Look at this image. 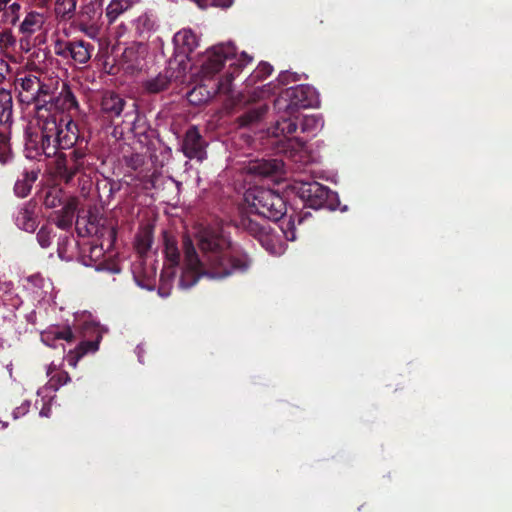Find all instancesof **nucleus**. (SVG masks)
Segmentation results:
<instances>
[{
    "label": "nucleus",
    "instance_id": "obj_50",
    "mask_svg": "<svg viewBox=\"0 0 512 512\" xmlns=\"http://www.w3.org/2000/svg\"><path fill=\"white\" fill-rule=\"evenodd\" d=\"M194 93H195V90L192 91L189 96L192 97L194 95Z\"/></svg>",
    "mask_w": 512,
    "mask_h": 512
},
{
    "label": "nucleus",
    "instance_id": "obj_15",
    "mask_svg": "<svg viewBox=\"0 0 512 512\" xmlns=\"http://www.w3.org/2000/svg\"><path fill=\"white\" fill-rule=\"evenodd\" d=\"M78 146L68 154L59 152L55 161L58 176L66 183H70L78 175L77 162Z\"/></svg>",
    "mask_w": 512,
    "mask_h": 512
},
{
    "label": "nucleus",
    "instance_id": "obj_48",
    "mask_svg": "<svg viewBox=\"0 0 512 512\" xmlns=\"http://www.w3.org/2000/svg\"><path fill=\"white\" fill-rule=\"evenodd\" d=\"M45 204H46V206H48V207H55V206H56L55 198H53L52 200H50L49 195H47V196H46V198H45Z\"/></svg>",
    "mask_w": 512,
    "mask_h": 512
},
{
    "label": "nucleus",
    "instance_id": "obj_7",
    "mask_svg": "<svg viewBox=\"0 0 512 512\" xmlns=\"http://www.w3.org/2000/svg\"><path fill=\"white\" fill-rule=\"evenodd\" d=\"M236 57V47L232 43H220L206 51L205 60L201 65V73L205 78H212L220 72L224 63Z\"/></svg>",
    "mask_w": 512,
    "mask_h": 512
},
{
    "label": "nucleus",
    "instance_id": "obj_37",
    "mask_svg": "<svg viewBox=\"0 0 512 512\" xmlns=\"http://www.w3.org/2000/svg\"><path fill=\"white\" fill-rule=\"evenodd\" d=\"M152 245V235L150 232H144L137 236L135 241V249L140 254V256L146 255V253L151 249Z\"/></svg>",
    "mask_w": 512,
    "mask_h": 512
},
{
    "label": "nucleus",
    "instance_id": "obj_34",
    "mask_svg": "<svg viewBox=\"0 0 512 512\" xmlns=\"http://www.w3.org/2000/svg\"><path fill=\"white\" fill-rule=\"evenodd\" d=\"M135 25L138 34L142 36L154 30L156 21L153 15L144 13L137 18Z\"/></svg>",
    "mask_w": 512,
    "mask_h": 512
},
{
    "label": "nucleus",
    "instance_id": "obj_11",
    "mask_svg": "<svg viewBox=\"0 0 512 512\" xmlns=\"http://www.w3.org/2000/svg\"><path fill=\"white\" fill-rule=\"evenodd\" d=\"M147 54L146 44L133 42L124 49L118 59V64L126 73L134 74L145 67Z\"/></svg>",
    "mask_w": 512,
    "mask_h": 512
},
{
    "label": "nucleus",
    "instance_id": "obj_47",
    "mask_svg": "<svg viewBox=\"0 0 512 512\" xmlns=\"http://www.w3.org/2000/svg\"><path fill=\"white\" fill-rule=\"evenodd\" d=\"M104 232L108 234L109 245H111L116 239V230L113 227L103 228L100 237L104 236Z\"/></svg>",
    "mask_w": 512,
    "mask_h": 512
},
{
    "label": "nucleus",
    "instance_id": "obj_42",
    "mask_svg": "<svg viewBox=\"0 0 512 512\" xmlns=\"http://www.w3.org/2000/svg\"><path fill=\"white\" fill-rule=\"evenodd\" d=\"M103 256H104L103 243H101L100 245H93L90 247L89 258L91 260L97 261L98 259H100Z\"/></svg>",
    "mask_w": 512,
    "mask_h": 512
},
{
    "label": "nucleus",
    "instance_id": "obj_10",
    "mask_svg": "<svg viewBox=\"0 0 512 512\" xmlns=\"http://www.w3.org/2000/svg\"><path fill=\"white\" fill-rule=\"evenodd\" d=\"M61 116L56 118V139L60 150L74 149L77 146H84L85 138L80 135L79 127L72 119L66 120Z\"/></svg>",
    "mask_w": 512,
    "mask_h": 512
},
{
    "label": "nucleus",
    "instance_id": "obj_2",
    "mask_svg": "<svg viewBox=\"0 0 512 512\" xmlns=\"http://www.w3.org/2000/svg\"><path fill=\"white\" fill-rule=\"evenodd\" d=\"M102 334L103 331L99 324L84 321L75 326L74 330L70 326H51L41 333V340L47 346L55 348L57 340L73 343L80 339L75 349L70 350L66 356L68 365L75 368L83 356L87 353H94L99 349Z\"/></svg>",
    "mask_w": 512,
    "mask_h": 512
},
{
    "label": "nucleus",
    "instance_id": "obj_21",
    "mask_svg": "<svg viewBox=\"0 0 512 512\" xmlns=\"http://www.w3.org/2000/svg\"><path fill=\"white\" fill-rule=\"evenodd\" d=\"M35 208L36 205L34 203L28 202L20 208L16 216L17 225L27 232H34L37 228Z\"/></svg>",
    "mask_w": 512,
    "mask_h": 512
},
{
    "label": "nucleus",
    "instance_id": "obj_16",
    "mask_svg": "<svg viewBox=\"0 0 512 512\" xmlns=\"http://www.w3.org/2000/svg\"><path fill=\"white\" fill-rule=\"evenodd\" d=\"M126 106V100L118 93L106 91L101 98L100 109L103 116L113 120L119 117Z\"/></svg>",
    "mask_w": 512,
    "mask_h": 512
},
{
    "label": "nucleus",
    "instance_id": "obj_49",
    "mask_svg": "<svg viewBox=\"0 0 512 512\" xmlns=\"http://www.w3.org/2000/svg\"><path fill=\"white\" fill-rule=\"evenodd\" d=\"M93 229H95L94 233L98 234V232H99L98 229L93 225V223L90 222V227L87 228L88 233H90V234L93 233Z\"/></svg>",
    "mask_w": 512,
    "mask_h": 512
},
{
    "label": "nucleus",
    "instance_id": "obj_45",
    "mask_svg": "<svg viewBox=\"0 0 512 512\" xmlns=\"http://www.w3.org/2000/svg\"><path fill=\"white\" fill-rule=\"evenodd\" d=\"M10 66L9 64L0 58V83H2L6 77V75L9 73Z\"/></svg>",
    "mask_w": 512,
    "mask_h": 512
},
{
    "label": "nucleus",
    "instance_id": "obj_46",
    "mask_svg": "<svg viewBox=\"0 0 512 512\" xmlns=\"http://www.w3.org/2000/svg\"><path fill=\"white\" fill-rule=\"evenodd\" d=\"M12 155L9 146L4 149L0 148V163L6 164L10 161Z\"/></svg>",
    "mask_w": 512,
    "mask_h": 512
},
{
    "label": "nucleus",
    "instance_id": "obj_24",
    "mask_svg": "<svg viewBox=\"0 0 512 512\" xmlns=\"http://www.w3.org/2000/svg\"><path fill=\"white\" fill-rule=\"evenodd\" d=\"M172 75L168 71L160 72L157 76L143 82L144 90L149 94H158L168 89Z\"/></svg>",
    "mask_w": 512,
    "mask_h": 512
},
{
    "label": "nucleus",
    "instance_id": "obj_38",
    "mask_svg": "<svg viewBox=\"0 0 512 512\" xmlns=\"http://www.w3.org/2000/svg\"><path fill=\"white\" fill-rule=\"evenodd\" d=\"M128 8L127 3H122L119 0H113L106 9V16L109 22H113L120 14Z\"/></svg>",
    "mask_w": 512,
    "mask_h": 512
},
{
    "label": "nucleus",
    "instance_id": "obj_5",
    "mask_svg": "<svg viewBox=\"0 0 512 512\" xmlns=\"http://www.w3.org/2000/svg\"><path fill=\"white\" fill-rule=\"evenodd\" d=\"M41 101V106L38 107V118H45L47 115H55L58 118V113H60V118L63 117V113L71 115L79 111V103L66 83L62 84L57 95H52L49 89V96Z\"/></svg>",
    "mask_w": 512,
    "mask_h": 512
},
{
    "label": "nucleus",
    "instance_id": "obj_36",
    "mask_svg": "<svg viewBox=\"0 0 512 512\" xmlns=\"http://www.w3.org/2000/svg\"><path fill=\"white\" fill-rule=\"evenodd\" d=\"M323 127V120L316 115L305 116L301 122V129L303 132L314 133Z\"/></svg>",
    "mask_w": 512,
    "mask_h": 512
},
{
    "label": "nucleus",
    "instance_id": "obj_4",
    "mask_svg": "<svg viewBox=\"0 0 512 512\" xmlns=\"http://www.w3.org/2000/svg\"><path fill=\"white\" fill-rule=\"evenodd\" d=\"M318 103L316 90L309 85L302 84L282 91L275 101V106L278 109L284 108L289 115H293L299 109L316 107Z\"/></svg>",
    "mask_w": 512,
    "mask_h": 512
},
{
    "label": "nucleus",
    "instance_id": "obj_1",
    "mask_svg": "<svg viewBox=\"0 0 512 512\" xmlns=\"http://www.w3.org/2000/svg\"><path fill=\"white\" fill-rule=\"evenodd\" d=\"M197 246L201 257L193 241L188 236L183 237L184 267L179 279L182 288L192 287L202 276L221 280L247 273L252 266L248 252L233 243L221 227L201 229L197 234Z\"/></svg>",
    "mask_w": 512,
    "mask_h": 512
},
{
    "label": "nucleus",
    "instance_id": "obj_13",
    "mask_svg": "<svg viewBox=\"0 0 512 512\" xmlns=\"http://www.w3.org/2000/svg\"><path fill=\"white\" fill-rule=\"evenodd\" d=\"M253 213H242L236 220V227L247 232L254 238L258 239L261 243H264L269 238L270 226L266 222L267 219L262 218L258 221L252 216Z\"/></svg>",
    "mask_w": 512,
    "mask_h": 512
},
{
    "label": "nucleus",
    "instance_id": "obj_8",
    "mask_svg": "<svg viewBox=\"0 0 512 512\" xmlns=\"http://www.w3.org/2000/svg\"><path fill=\"white\" fill-rule=\"evenodd\" d=\"M15 84L21 88L19 92L20 101L26 104H35L37 111L38 107L41 106V100L49 96V86L42 83L35 75L24 74L23 76H18Z\"/></svg>",
    "mask_w": 512,
    "mask_h": 512
},
{
    "label": "nucleus",
    "instance_id": "obj_33",
    "mask_svg": "<svg viewBox=\"0 0 512 512\" xmlns=\"http://www.w3.org/2000/svg\"><path fill=\"white\" fill-rule=\"evenodd\" d=\"M310 215L311 214L309 212H305V213H298V214L290 216V218L286 224V228H284L283 226L281 227L287 240H290V241L295 240L296 236H295L294 230H295L296 223L298 225H301L303 223V221L306 219V217H308Z\"/></svg>",
    "mask_w": 512,
    "mask_h": 512
},
{
    "label": "nucleus",
    "instance_id": "obj_17",
    "mask_svg": "<svg viewBox=\"0 0 512 512\" xmlns=\"http://www.w3.org/2000/svg\"><path fill=\"white\" fill-rule=\"evenodd\" d=\"M94 49L90 42L73 40L66 43L64 53L69 54L76 63L86 64L91 59Z\"/></svg>",
    "mask_w": 512,
    "mask_h": 512
},
{
    "label": "nucleus",
    "instance_id": "obj_18",
    "mask_svg": "<svg viewBox=\"0 0 512 512\" xmlns=\"http://www.w3.org/2000/svg\"><path fill=\"white\" fill-rule=\"evenodd\" d=\"M252 58L246 53H242L241 57L230 64L229 70L222 76L217 83V90L221 93H228L231 90V84L236 75L240 73L242 68L250 63Z\"/></svg>",
    "mask_w": 512,
    "mask_h": 512
},
{
    "label": "nucleus",
    "instance_id": "obj_19",
    "mask_svg": "<svg viewBox=\"0 0 512 512\" xmlns=\"http://www.w3.org/2000/svg\"><path fill=\"white\" fill-rule=\"evenodd\" d=\"M77 169L78 175L90 177L97 170V158L88 149V141L84 146H78Z\"/></svg>",
    "mask_w": 512,
    "mask_h": 512
},
{
    "label": "nucleus",
    "instance_id": "obj_39",
    "mask_svg": "<svg viewBox=\"0 0 512 512\" xmlns=\"http://www.w3.org/2000/svg\"><path fill=\"white\" fill-rule=\"evenodd\" d=\"M71 380L68 372L59 371L49 379L48 385L54 391H57L61 386L67 384Z\"/></svg>",
    "mask_w": 512,
    "mask_h": 512
},
{
    "label": "nucleus",
    "instance_id": "obj_35",
    "mask_svg": "<svg viewBox=\"0 0 512 512\" xmlns=\"http://www.w3.org/2000/svg\"><path fill=\"white\" fill-rule=\"evenodd\" d=\"M273 67L267 62H261L257 68L251 73L247 79L248 84H255L258 81H263L271 75Z\"/></svg>",
    "mask_w": 512,
    "mask_h": 512
},
{
    "label": "nucleus",
    "instance_id": "obj_6",
    "mask_svg": "<svg viewBox=\"0 0 512 512\" xmlns=\"http://www.w3.org/2000/svg\"><path fill=\"white\" fill-rule=\"evenodd\" d=\"M296 191L305 205L310 208L316 210L320 208H335L336 193L319 182H300L296 187Z\"/></svg>",
    "mask_w": 512,
    "mask_h": 512
},
{
    "label": "nucleus",
    "instance_id": "obj_43",
    "mask_svg": "<svg viewBox=\"0 0 512 512\" xmlns=\"http://www.w3.org/2000/svg\"><path fill=\"white\" fill-rule=\"evenodd\" d=\"M9 125H1L0 124V148L4 149L9 146V137L7 136V132L9 129Z\"/></svg>",
    "mask_w": 512,
    "mask_h": 512
},
{
    "label": "nucleus",
    "instance_id": "obj_44",
    "mask_svg": "<svg viewBox=\"0 0 512 512\" xmlns=\"http://www.w3.org/2000/svg\"><path fill=\"white\" fill-rule=\"evenodd\" d=\"M298 79L296 78V74L295 73H291V72H288V71H285V72H282L279 76H278V81L283 84V85H286L288 84L290 81H297Z\"/></svg>",
    "mask_w": 512,
    "mask_h": 512
},
{
    "label": "nucleus",
    "instance_id": "obj_29",
    "mask_svg": "<svg viewBox=\"0 0 512 512\" xmlns=\"http://www.w3.org/2000/svg\"><path fill=\"white\" fill-rule=\"evenodd\" d=\"M76 205L74 203L65 204L61 210L56 213L55 224L58 228L68 230L72 227Z\"/></svg>",
    "mask_w": 512,
    "mask_h": 512
},
{
    "label": "nucleus",
    "instance_id": "obj_30",
    "mask_svg": "<svg viewBox=\"0 0 512 512\" xmlns=\"http://www.w3.org/2000/svg\"><path fill=\"white\" fill-rule=\"evenodd\" d=\"M77 0H56L55 14L60 21H67L75 16Z\"/></svg>",
    "mask_w": 512,
    "mask_h": 512
},
{
    "label": "nucleus",
    "instance_id": "obj_23",
    "mask_svg": "<svg viewBox=\"0 0 512 512\" xmlns=\"http://www.w3.org/2000/svg\"><path fill=\"white\" fill-rule=\"evenodd\" d=\"M268 107L266 104H260L255 107L249 108L237 118L239 127H250L260 122L267 113Z\"/></svg>",
    "mask_w": 512,
    "mask_h": 512
},
{
    "label": "nucleus",
    "instance_id": "obj_28",
    "mask_svg": "<svg viewBox=\"0 0 512 512\" xmlns=\"http://www.w3.org/2000/svg\"><path fill=\"white\" fill-rule=\"evenodd\" d=\"M44 23V17L41 13L29 12L20 24V32L25 35H31L40 30Z\"/></svg>",
    "mask_w": 512,
    "mask_h": 512
},
{
    "label": "nucleus",
    "instance_id": "obj_40",
    "mask_svg": "<svg viewBox=\"0 0 512 512\" xmlns=\"http://www.w3.org/2000/svg\"><path fill=\"white\" fill-rule=\"evenodd\" d=\"M37 241L42 248H47L52 242V229L42 226L37 233Z\"/></svg>",
    "mask_w": 512,
    "mask_h": 512
},
{
    "label": "nucleus",
    "instance_id": "obj_31",
    "mask_svg": "<svg viewBox=\"0 0 512 512\" xmlns=\"http://www.w3.org/2000/svg\"><path fill=\"white\" fill-rule=\"evenodd\" d=\"M164 253L167 261L172 268H175L180 263V252L177 247V241L165 235L164 237Z\"/></svg>",
    "mask_w": 512,
    "mask_h": 512
},
{
    "label": "nucleus",
    "instance_id": "obj_32",
    "mask_svg": "<svg viewBox=\"0 0 512 512\" xmlns=\"http://www.w3.org/2000/svg\"><path fill=\"white\" fill-rule=\"evenodd\" d=\"M40 133H29L26 138L25 151L26 156L30 159H37L44 155L40 150Z\"/></svg>",
    "mask_w": 512,
    "mask_h": 512
},
{
    "label": "nucleus",
    "instance_id": "obj_20",
    "mask_svg": "<svg viewBox=\"0 0 512 512\" xmlns=\"http://www.w3.org/2000/svg\"><path fill=\"white\" fill-rule=\"evenodd\" d=\"M283 161L279 159H261L249 165V171L261 177L277 176L283 170Z\"/></svg>",
    "mask_w": 512,
    "mask_h": 512
},
{
    "label": "nucleus",
    "instance_id": "obj_3",
    "mask_svg": "<svg viewBox=\"0 0 512 512\" xmlns=\"http://www.w3.org/2000/svg\"><path fill=\"white\" fill-rule=\"evenodd\" d=\"M244 198L250 212L257 217L279 221L286 214V202L278 192L272 189L253 187L246 191Z\"/></svg>",
    "mask_w": 512,
    "mask_h": 512
},
{
    "label": "nucleus",
    "instance_id": "obj_9",
    "mask_svg": "<svg viewBox=\"0 0 512 512\" xmlns=\"http://www.w3.org/2000/svg\"><path fill=\"white\" fill-rule=\"evenodd\" d=\"M101 16L102 0H82L81 9L76 16V24L87 36L96 38L100 32Z\"/></svg>",
    "mask_w": 512,
    "mask_h": 512
},
{
    "label": "nucleus",
    "instance_id": "obj_41",
    "mask_svg": "<svg viewBox=\"0 0 512 512\" xmlns=\"http://www.w3.org/2000/svg\"><path fill=\"white\" fill-rule=\"evenodd\" d=\"M277 130H279L283 135L289 136L296 132L297 123L292 119H283L282 121L277 122Z\"/></svg>",
    "mask_w": 512,
    "mask_h": 512
},
{
    "label": "nucleus",
    "instance_id": "obj_22",
    "mask_svg": "<svg viewBox=\"0 0 512 512\" xmlns=\"http://www.w3.org/2000/svg\"><path fill=\"white\" fill-rule=\"evenodd\" d=\"M173 41L179 52L183 54L193 52L198 45L197 37L190 29L178 31L174 35Z\"/></svg>",
    "mask_w": 512,
    "mask_h": 512
},
{
    "label": "nucleus",
    "instance_id": "obj_14",
    "mask_svg": "<svg viewBox=\"0 0 512 512\" xmlns=\"http://www.w3.org/2000/svg\"><path fill=\"white\" fill-rule=\"evenodd\" d=\"M181 148L183 154L189 159L201 161L206 158L205 141L196 126H191L187 129Z\"/></svg>",
    "mask_w": 512,
    "mask_h": 512
},
{
    "label": "nucleus",
    "instance_id": "obj_12",
    "mask_svg": "<svg viewBox=\"0 0 512 512\" xmlns=\"http://www.w3.org/2000/svg\"><path fill=\"white\" fill-rule=\"evenodd\" d=\"M40 125V150L47 158L56 157L59 154L60 147L57 145L56 139V117L55 115H47L45 118H39Z\"/></svg>",
    "mask_w": 512,
    "mask_h": 512
},
{
    "label": "nucleus",
    "instance_id": "obj_27",
    "mask_svg": "<svg viewBox=\"0 0 512 512\" xmlns=\"http://www.w3.org/2000/svg\"><path fill=\"white\" fill-rule=\"evenodd\" d=\"M37 177L38 174L35 171H24L22 179H18L14 185L15 195L20 198L28 196Z\"/></svg>",
    "mask_w": 512,
    "mask_h": 512
},
{
    "label": "nucleus",
    "instance_id": "obj_26",
    "mask_svg": "<svg viewBox=\"0 0 512 512\" xmlns=\"http://www.w3.org/2000/svg\"><path fill=\"white\" fill-rule=\"evenodd\" d=\"M21 5L14 0H0V13L6 24L15 25L20 18Z\"/></svg>",
    "mask_w": 512,
    "mask_h": 512
},
{
    "label": "nucleus",
    "instance_id": "obj_25",
    "mask_svg": "<svg viewBox=\"0 0 512 512\" xmlns=\"http://www.w3.org/2000/svg\"><path fill=\"white\" fill-rule=\"evenodd\" d=\"M13 99L11 91L0 88V124L7 125L12 121Z\"/></svg>",
    "mask_w": 512,
    "mask_h": 512
}]
</instances>
